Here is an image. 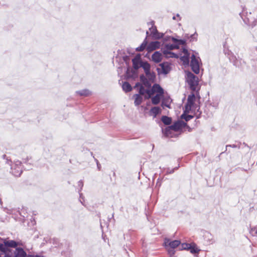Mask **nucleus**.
<instances>
[{"instance_id":"obj_1","label":"nucleus","mask_w":257,"mask_h":257,"mask_svg":"<svg viewBox=\"0 0 257 257\" xmlns=\"http://www.w3.org/2000/svg\"><path fill=\"white\" fill-rule=\"evenodd\" d=\"M155 93H156L155 96L152 98V102L153 104L156 105L159 103L164 94V90L159 84L154 85L151 90L147 91L148 96L146 97L150 98Z\"/></svg>"},{"instance_id":"obj_2","label":"nucleus","mask_w":257,"mask_h":257,"mask_svg":"<svg viewBox=\"0 0 257 257\" xmlns=\"http://www.w3.org/2000/svg\"><path fill=\"white\" fill-rule=\"evenodd\" d=\"M168 40H171L174 43V44H167L165 46V48L166 50H164L163 51L164 54L166 55V57H176L177 55L170 52L169 51L175 49H178L179 45H184L185 44V41L184 40H178L173 37H168Z\"/></svg>"},{"instance_id":"obj_3","label":"nucleus","mask_w":257,"mask_h":257,"mask_svg":"<svg viewBox=\"0 0 257 257\" xmlns=\"http://www.w3.org/2000/svg\"><path fill=\"white\" fill-rule=\"evenodd\" d=\"M196 97L194 94L189 95L187 98V102L185 106L184 112L190 113L198 110V106L195 103Z\"/></svg>"},{"instance_id":"obj_4","label":"nucleus","mask_w":257,"mask_h":257,"mask_svg":"<svg viewBox=\"0 0 257 257\" xmlns=\"http://www.w3.org/2000/svg\"><path fill=\"white\" fill-rule=\"evenodd\" d=\"M186 75V81L189 85L190 88L192 90L195 91L198 84V78L190 72H187Z\"/></svg>"},{"instance_id":"obj_5","label":"nucleus","mask_w":257,"mask_h":257,"mask_svg":"<svg viewBox=\"0 0 257 257\" xmlns=\"http://www.w3.org/2000/svg\"><path fill=\"white\" fill-rule=\"evenodd\" d=\"M6 162L9 165L11 166L12 174L16 177H19L22 172L21 162L19 161H17L12 164H11V161L7 160Z\"/></svg>"},{"instance_id":"obj_6","label":"nucleus","mask_w":257,"mask_h":257,"mask_svg":"<svg viewBox=\"0 0 257 257\" xmlns=\"http://www.w3.org/2000/svg\"><path fill=\"white\" fill-rule=\"evenodd\" d=\"M146 75L147 79L144 76H142L141 80L146 87L149 88L151 86V82L154 81L156 76L154 73L151 72L150 71L146 72Z\"/></svg>"},{"instance_id":"obj_7","label":"nucleus","mask_w":257,"mask_h":257,"mask_svg":"<svg viewBox=\"0 0 257 257\" xmlns=\"http://www.w3.org/2000/svg\"><path fill=\"white\" fill-rule=\"evenodd\" d=\"M192 52L190 65L193 72L196 74H198L200 71V58L197 57L193 51Z\"/></svg>"},{"instance_id":"obj_8","label":"nucleus","mask_w":257,"mask_h":257,"mask_svg":"<svg viewBox=\"0 0 257 257\" xmlns=\"http://www.w3.org/2000/svg\"><path fill=\"white\" fill-rule=\"evenodd\" d=\"M180 244V241L178 240L170 241V240L166 239L164 242V245L171 254H173L174 251L173 249L176 248Z\"/></svg>"},{"instance_id":"obj_9","label":"nucleus","mask_w":257,"mask_h":257,"mask_svg":"<svg viewBox=\"0 0 257 257\" xmlns=\"http://www.w3.org/2000/svg\"><path fill=\"white\" fill-rule=\"evenodd\" d=\"M186 125V123L182 120H178L175 122L173 125L168 127L166 129V131L168 132L170 130H174L175 131H178L180 129L184 127Z\"/></svg>"},{"instance_id":"obj_10","label":"nucleus","mask_w":257,"mask_h":257,"mask_svg":"<svg viewBox=\"0 0 257 257\" xmlns=\"http://www.w3.org/2000/svg\"><path fill=\"white\" fill-rule=\"evenodd\" d=\"M182 53L183 55L181 57V60L183 62L184 65H188L189 63V56L191 53L190 52H188L187 50L183 49Z\"/></svg>"},{"instance_id":"obj_11","label":"nucleus","mask_w":257,"mask_h":257,"mask_svg":"<svg viewBox=\"0 0 257 257\" xmlns=\"http://www.w3.org/2000/svg\"><path fill=\"white\" fill-rule=\"evenodd\" d=\"M161 46V43L158 41H155L150 43L147 47V50L148 52H151L158 49Z\"/></svg>"},{"instance_id":"obj_12","label":"nucleus","mask_w":257,"mask_h":257,"mask_svg":"<svg viewBox=\"0 0 257 257\" xmlns=\"http://www.w3.org/2000/svg\"><path fill=\"white\" fill-rule=\"evenodd\" d=\"M163 58L162 53L159 51L155 52L152 56V60L155 63L160 62Z\"/></svg>"},{"instance_id":"obj_13","label":"nucleus","mask_w":257,"mask_h":257,"mask_svg":"<svg viewBox=\"0 0 257 257\" xmlns=\"http://www.w3.org/2000/svg\"><path fill=\"white\" fill-rule=\"evenodd\" d=\"M161 67L162 73L164 74H168L171 70V66L169 63L164 62L160 64Z\"/></svg>"},{"instance_id":"obj_14","label":"nucleus","mask_w":257,"mask_h":257,"mask_svg":"<svg viewBox=\"0 0 257 257\" xmlns=\"http://www.w3.org/2000/svg\"><path fill=\"white\" fill-rule=\"evenodd\" d=\"M143 61H142L140 56H137L133 59V63L134 68L137 69L141 67Z\"/></svg>"},{"instance_id":"obj_15","label":"nucleus","mask_w":257,"mask_h":257,"mask_svg":"<svg viewBox=\"0 0 257 257\" xmlns=\"http://www.w3.org/2000/svg\"><path fill=\"white\" fill-rule=\"evenodd\" d=\"M27 255L26 252L21 247H17L16 248V251L14 253V257H26Z\"/></svg>"},{"instance_id":"obj_16","label":"nucleus","mask_w":257,"mask_h":257,"mask_svg":"<svg viewBox=\"0 0 257 257\" xmlns=\"http://www.w3.org/2000/svg\"><path fill=\"white\" fill-rule=\"evenodd\" d=\"M9 251V249L7 246L4 244H0V257L2 255H5V256H7V253Z\"/></svg>"},{"instance_id":"obj_17","label":"nucleus","mask_w":257,"mask_h":257,"mask_svg":"<svg viewBox=\"0 0 257 257\" xmlns=\"http://www.w3.org/2000/svg\"><path fill=\"white\" fill-rule=\"evenodd\" d=\"M161 109L159 107H152L150 110V114L153 115L154 117H155L157 114L160 113Z\"/></svg>"},{"instance_id":"obj_18","label":"nucleus","mask_w":257,"mask_h":257,"mask_svg":"<svg viewBox=\"0 0 257 257\" xmlns=\"http://www.w3.org/2000/svg\"><path fill=\"white\" fill-rule=\"evenodd\" d=\"M4 244L7 247H16L18 246V243L14 240L5 241Z\"/></svg>"},{"instance_id":"obj_19","label":"nucleus","mask_w":257,"mask_h":257,"mask_svg":"<svg viewBox=\"0 0 257 257\" xmlns=\"http://www.w3.org/2000/svg\"><path fill=\"white\" fill-rule=\"evenodd\" d=\"M76 93L82 96H87L91 95V92L88 89H83L80 91H77Z\"/></svg>"},{"instance_id":"obj_20","label":"nucleus","mask_w":257,"mask_h":257,"mask_svg":"<svg viewBox=\"0 0 257 257\" xmlns=\"http://www.w3.org/2000/svg\"><path fill=\"white\" fill-rule=\"evenodd\" d=\"M135 98V104L136 105H140L143 100V97L140 94H136L134 95Z\"/></svg>"},{"instance_id":"obj_21","label":"nucleus","mask_w":257,"mask_h":257,"mask_svg":"<svg viewBox=\"0 0 257 257\" xmlns=\"http://www.w3.org/2000/svg\"><path fill=\"white\" fill-rule=\"evenodd\" d=\"M140 86V89H139V93H140V95H144L145 93H146L147 94V91H150V90H146L143 86H141L140 83H138L136 84L135 87V88H137L138 87Z\"/></svg>"},{"instance_id":"obj_22","label":"nucleus","mask_w":257,"mask_h":257,"mask_svg":"<svg viewBox=\"0 0 257 257\" xmlns=\"http://www.w3.org/2000/svg\"><path fill=\"white\" fill-rule=\"evenodd\" d=\"M122 87L123 90L125 92L130 91L132 89L131 85L128 82H125L123 83Z\"/></svg>"},{"instance_id":"obj_23","label":"nucleus","mask_w":257,"mask_h":257,"mask_svg":"<svg viewBox=\"0 0 257 257\" xmlns=\"http://www.w3.org/2000/svg\"><path fill=\"white\" fill-rule=\"evenodd\" d=\"M141 67L144 69L145 73L150 71V65L146 62H143Z\"/></svg>"},{"instance_id":"obj_24","label":"nucleus","mask_w":257,"mask_h":257,"mask_svg":"<svg viewBox=\"0 0 257 257\" xmlns=\"http://www.w3.org/2000/svg\"><path fill=\"white\" fill-rule=\"evenodd\" d=\"M162 121L164 124L168 125L171 123V118L167 116H163L162 117Z\"/></svg>"},{"instance_id":"obj_25","label":"nucleus","mask_w":257,"mask_h":257,"mask_svg":"<svg viewBox=\"0 0 257 257\" xmlns=\"http://www.w3.org/2000/svg\"><path fill=\"white\" fill-rule=\"evenodd\" d=\"M147 45V42L146 41V39L145 40V41L143 42V43L142 44V45L136 48V50L137 51H143L145 48L146 47Z\"/></svg>"},{"instance_id":"obj_26","label":"nucleus","mask_w":257,"mask_h":257,"mask_svg":"<svg viewBox=\"0 0 257 257\" xmlns=\"http://www.w3.org/2000/svg\"><path fill=\"white\" fill-rule=\"evenodd\" d=\"M187 113H185L182 114L181 118L184 119L186 121H188L193 118V116L191 115H186Z\"/></svg>"},{"instance_id":"obj_27","label":"nucleus","mask_w":257,"mask_h":257,"mask_svg":"<svg viewBox=\"0 0 257 257\" xmlns=\"http://www.w3.org/2000/svg\"><path fill=\"white\" fill-rule=\"evenodd\" d=\"M164 36V34L161 33H159L158 31L157 32V33H155L152 36L154 39H159L162 38Z\"/></svg>"},{"instance_id":"obj_28","label":"nucleus","mask_w":257,"mask_h":257,"mask_svg":"<svg viewBox=\"0 0 257 257\" xmlns=\"http://www.w3.org/2000/svg\"><path fill=\"white\" fill-rule=\"evenodd\" d=\"M190 247H191V245L189 243H183L181 245L182 249H189Z\"/></svg>"},{"instance_id":"obj_29","label":"nucleus","mask_w":257,"mask_h":257,"mask_svg":"<svg viewBox=\"0 0 257 257\" xmlns=\"http://www.w3.org/2000/svg\"><path fill=\"white\" fill-rule=\"evenodd\" d=\"M250 233L254 236H257V226L251 228Z\"/></svg>"},{"instance_id":"obj_30","label":"nucleus","mask_w":257,"mask_h":257,"mask_svg":"<svg viewBox=\"0 0 257 257\" xmlns=\"http://www.w3.org/2000/svg\"><path fill=\"white\" fill-rule=\"evenodd\" d=\"M189 249L190 250V252L192 253H197L199 251V249H198L197 247H196L194 246H192V245Z\"/></svg>"},{"instance_id":"obj_31","label":"nucleus","mask_w":257,"mask_h":257,"mask_svg":"<svg viewBox=\"0 0 257 257\" xmlns=\"http://www.w3.org/2000/svg\"><path fill=\"white\" fill-rule=\"evenodd\" d=\"M150 31H151V34L152 36L154 35L155 33H157V32H158L156 27L154 26H152L151 28H150Z\"/></svg>"},{"instance_id":"obj_32","label":"nucleus","mask_w":257,"mask_h":257,"mask_svg":"<svg viewBox=\"0 0 257 257\" xmlns=\"http://www.w3.org/2000/svg\"><path fill=\"white\" fill-rule=\"evenodd\" d=\"M169 100H167L166 101L163 100V102H162V106L163 107L166 106L167 107H170L169 104L168 103V102L169 101Z\"/></svg>"},{"instance_id":"obj_33","label":"nucleus","mask_w":257,"mask_h":257,"mask_svg":"<svg viewBox=\"0 0 257 257\" xmlns=\"http://www.w3.org/2000/svg\"><path fill=\"white\" fill-rule=\"evenodd\" d=\"M248 23L249 25H250L251 26H254L255 25V24L254 23V19H252L251 18H248Z\"/></svg>"},{"instance_id":"obj_34","label":"nucleus","mask_w":257,"mask_h":257,"mask_svg":"<svg viewBox=\"0 0 257 257\" xmlns=\"http://www.w3.org/2000/svg\"><path fill=\"white\" fill-rule=\"evenodd\" d=\"M78 186L81 189H82L83 186V183L81 180L78 182Z\"/></svg>"},{"instance_id":"obj_35","label":"nucleus","mask_w":257,"mask_h":257,"mask_svg":"<svg viewBox=\"0 0 257 257\" xmlns=\"http://www.w3.org/2000/svg\"><path fill=\"white\" fill-rule=\"evenodd\" d=\"M95 161H96V162L97 168H98V169L99 170H100V164L99 163L98 161L97 160L95 159Z\"/></svg>"},{"instance_id":"obj_36","label":"nucleus","mask_w":257,"mask_h":257,"mask_svg":"<svg viewBox=\"0 0 257 257\" xmlns=\"http://www.w3.org/2000/svg\"><path fill=\"white\" fill-rule=\"evenodd\" d=\"M173 19L174 20H175V19H176V17H175V16H174V17H173Z\"/></svg>"},{"instance_id":"obj_37","label":"nucleus","mask_w":257,"mask_h":257,"mask_svg":"<svg viewBox=\"0 0 257 257\" xmlns=\"http://www.w3.org/2000/svg\"><path fill=\"white\" fill-rule=\"evenodd\" d=\"M157 70H158V72H159V73H160V71H160V69H159V68H158V69H157Z\"/></svg>"},{"instance_id":"obj_38","label":"nucleus","mask_w":257,"mask_h":257,"mask_svg":"<svg viewBox=\"0 0 257 257\" xmlns=\"http://www.w3.org/2000/svg\"><path fill=\"white\" fill-rule=\"evenodd\" d=\"M103 239L104 240V241H106V240H105V239L104 237H103Z\"/></svg>"},{"instance_id":"obj_39","label":"nucleus","mask_w":257,"mask_h":257,"mask_svg":"<svg viewBox=\"0 0 257 257\" xmlns=\"http://www.w3.org/2000/svg\"><path fill=\"white\" fill-rule=\"evenodd\" d=\"M176 17H179V15L178 14Z\"/></svg>"},{"instance_id":"obj_40","label":"nucleus","mask_w":257,"mask_h":257,"mask_svg":"<svg viewBox=\"0 0 257 257\" xmlns=\"http://www.w3.org/2000/svg\"><path fill=\"white\" fill-rule=\"evenodd\" d=\"M230 146H228V145H227V146H226V148H227L228 147H230Z\"/></svg>"},{"instance_id":"obj_41","label":"nucleus","mask_w":257,"mask_h":257,"mask_svg":"<svg viewBox=\"0 0 257 257\" xmlns=\"http://www.w3.org/2000/svg\"><path fill=\"white\" fill-rule=\"evenodd\" d=\"M36 257H41V256H38V255H37V256H36Z\"/></svg>"}]
</instances>
